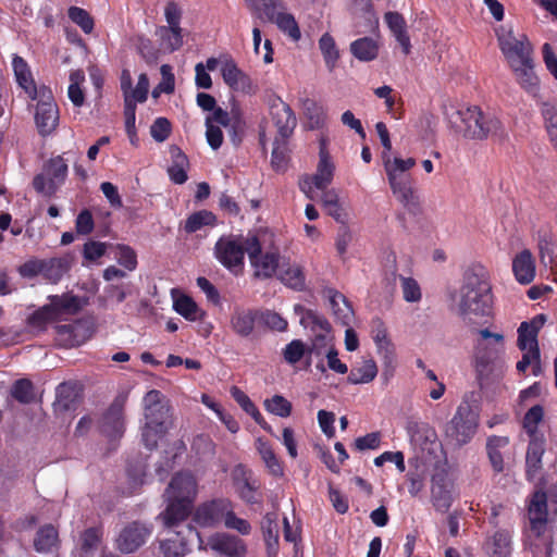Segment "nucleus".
<instances>
[{
	"instance_id": "nucleus-31",
	"label": "nucleus",
	"mask_w": 557,
	"mask_h": 557,
	"mask_svg": "<svg viewBox=\"0 0 557 557\" xmlns=\"http://www.w3.org/2000/svg\"><path fill=\"white\" fill-rule=\"evenodd\" d=\"M545 440L541 437H530L527 449L525 465L527 476L532 480L542 468V457L545 451Z\"/></svg>"
},
{
	"instance_id": "nucleus-55",
	"label": "nucleus",
	"mask_w": 557,
	"mask_h": 557,
	"mask_svg": "<svg viewBox=\"0 0 557 557\" xmlns=\"http://www.w3.org/2000/svg\"><path fill=\"white\" fill-rule=\"evenodd\" d=\"M371 334L379 350L385 349L386 352H389L392 343L388 339L387 329L381 318L372 319Z\"/></svg>"
},
{
	"instance_id": "nucleus-28",
	"label": "nucleus",
	"mask_w": 557,
	"mask_h": 557,
	"mask_svg": "<svg viewBox=\"0 0 557 557\" xmlns=\"http://www.w3.org/2000/svg\"><path fill=\"white\" fill-rule=\"evenodd\" d=\"M166 508L161 512L160 517L166 529L177 530L193 512L194 505L189 504V502L183 503L171 499H166Z\"/></svg>"
},
{
	"instance_id": "nucleus-61",
	"label": "nucleus",
	"mask_w": 557,
	"mask_h": 557,
	"mask_svg": "<svg viewBox=\"0 0 557 557\" xmlns=\"http://www.w3.org/2000/svg\"><path fill=\"white\" fill-rule=\"evenodd\" d=\"M168 432V430H164L161 428H154L152 425H149L148 423H145V425L141 429V441L146 448L149 450L154 449L158 446L159 440Z\"/></svg>"
},
{
	"instance_id": "nucleus-29",
	"label": "nucleus",
	"mask_w": 557,
	"mask_h": 557,
	"mask_svg": "<svg viewBox=\"0 0 557 557\" xmlns=\"http://www.w3.org/2000/svg\"><path fill=\"white\" fill-rule=\"evenodd\" d=\"M512 273L518 283L530 284L535 277V259L529 249H523L512 259Z\"/></svg>"
},
{
	"instance_id": "nucleus-22",
	"label": "nucleus",
	"mask_w": 557,
	"mask_h": 557,
	"mask_svg": "<svg viewBox=\"0 0 557 557\" xmlns=\"http://www.w3.org/2000/svg\"><path fill=\"white\" fill-rule=\"evenodd\" d=\"M55 332L58 342L65 348L81 346L91 336L89 327L82 322L57 325Z\"/></svg>"
},
{
	"instance_id": "nucleus-33",
	"label": "nucleus",
	"mask_w": 557,
	"mask_h": 557,
	"mask_svg": "<svg viewBox=\"0 0 557 557\" xmlns=\"http://www.w3.org/2000/svg\"><path fill=\"white\" fill-rule=\"evenodd\" d=\"M72 261L70 256L44 259L42 277L52 284L59 283L71 270Z\"/></svg>"
},
{
	"instance_id": "nucleus-60",
	"label": "nucleus",
	"mask_w": 557,
	"mask_h": 557,
	"mask_svg": "<svg viewBox=\"0 0 557 557\" xmlns=\"http://www.w3.org/2000/svg\"><path fill=\"white\" fill-rule=\"evenodd\" d=\"M451 503V494L445 486L441 485L432 490V504L437 511L447 512Z\"/></svg>"
},
{
	"instance_id": "nucleus-27",
	"label": "nucleus",
	"mask_w": 557,
	"mask_h": 557,
	"mask_svg": "<svg viewBox=\"0 0 557 557\" xmlns=\"http://www.w3.org/2000/svg\"><path fill=\"white\" fill-rule=\"evenodd\" d=\"M231 476L238 496L247 504H256L255 493L258 486L251 480V472L244 465L239 463L234 467Z\"/></svg>"
},
{
	"instance_id": "nucleus-42",
	"label": "nucleus",
	"mask_w": 557,
	"mask_h": 557,
	"mask_svg": "<svg viewBox=\"0 0 557 557\" xmlns=\"http://www.w3.org/2000/svg\"><path fill=\"white\" fill-rule=\"evenodd\" d=\"M58 543V531L52 524L41 527L36 534L34 546L38 553H49Z\"/></svg>"
},
{
	"instance_id": "nucleus-63",
	"label": "nucleus",
	"mask_w": 557,
	"mask_h": 557,
	"mask_svg": "<svg viewBox=\"0 0 557 557\" xmlns=\"http://www.w3.org/2000/svg\"><path fill=\"white\" fill-rule=\"evenodd\" d=\"M301 323L306 326H311L312 330L317 327L320 329L323 333H329L331 331L330 322L321 314L307 310L301 318Z\"/></svg>"
},
{
	"instance_id": "nucleus-3",
	"label": "nucleus",
	"mask_w": 557,
	"mask_h": 557,
	"mask_svg": "<svg viewBox=\"0 0 557 557\" xmlns=\"http://www.w3.org/2000/svg\"><path fill=\"white\" fill-rule=\"evenodd\" d=\"M249 237L223 235L214 245V257L216 260L235 275L243 272L245 253H248Z\"/></svg>"
},
{
	"instance_id": "nucleus-5",
	"label": "nucleus",
	"mask_w": 557,
	"mask_h": 557,
	"mask_svg": "<svg viewBox=\"0 0 557 557\" xmlns=\"http://www.w3.org/2000/svg\"><path fill=\"white\" fill-rule=\"evenodd\" d=\"M35 110V123L38 133L46 137L50 135L59 124V109L52 96L50 88L42 86L39 88Z\"/></svg>"
},
{
	"instance_id": "nucleus-32",
	"label": "nucleus",
	"mask_w": 557,
	"mask_h": 557,
	"mask_svg": "<svg viewBox=\"0 0 557 557\" xmlns=\"http://www.w3.org/2000/svg\"><path fill=\"white\" fill-rule=\"evenodd\" d=\"M12 65L17 84L25 90L29 98L36 99L39 88L36 87L26 61L22 57L15 55Z\"/></svg>"
},
{
	"instance_id": "nucleus-54",
	"label": "nucleus",
	"mask_w": 557,
	"mask_h": 557,
	"mask_svg": "<svg viewBox=\"0 0 557 557\" xmlns=\"http://www.w3.org/2000/svg\"><path fill=\"white\" fill-rule=\"evenodd\" d=\"M259 325H263L271 331L284 332L287 330V321L277 312L269 309H259Z\"/></svg>"
},
{
	"instance_id": "nucleus-13",
	"label": "nucleus",
	"mask_w": 557,
	"mask_h": 557,
	"mask_svg": "<svg viewBox=\"0 0 557 557\" xmlns=\"http://www.w3.org/2000/svg\"><path fill=\"white\" fill-rule=\"evenodd\" d=\"M125 397L117 396L102 416L100 431L111 440L120 438L125 431Z\"/></svg>"
},
{
	"instance_id": "nucleus-51",
	"label": "nucleus",
	"mask_w": 557,
	"mask_h": 557,
	"mask_svg": "<svg viewBox=\"0 0 557 557\" xmlns=\"http://www.w3.org/2000/svg\"><path fill=\"white\" fill-rule=\"evenodd\" d=\"M69 18L76 24L81 29L89 35L95 28V21L90 13L79 7L72 5L67 10Z\"/></svg>"
},
{
	"instance_id": "nucleus-56",
	"label": "nucleus",
	"mask_w": 557,
	"mask_h": 557,
	"mask_svg": "<svg viewBox=\"0 0 557 557\" xmlns=\"http://www.w3.org/2000/svg\"><path fill=\"white\" fill-rule=\"evenodd\" d=\"M174 310L188 321H196L199 312L197 304L191 297L183 295L174 300Z\"/></svg>"
},
{
	"instance_id": "nucleus-34",
	"label": "nucleus",
	"mask_w": 557,
	"mask_h": 557,
	"mask_svg": "<svg viewBox=\"0 0 557 557\" xmlns=\"http://www.w3.org/2000/svg\"><path fill=\"white\" fill-rule=\"evenodd\" d=\"M170 154L172 164L168 169L169 177L174 184L182 185L188 180L186 172L189 166L188 158L177 146L170 148Z\"/></svg>"
},
{
	"instance_id": "nucleus-50",
	"label": "nucleus",
	"mask_w": 557,
	"mask_h": 557,
	"mask_svg": "<svg viewBox=\"0 0 557 557\" xmlns=\"http://www.w3.org/2000/svg\"><path fill=\"white\" fill-rule=\"evenodd\" d=\"M544 408L541 405H534L524 414L522 425L529 437H541L537 432L539 424L543 421Z\"/></svg>"
},
{
	"instance_id": "nucleus-49",
	"label": "nucleus",
	"mask_w": 557,
	"mask_h": 557,
	"mask_svg": "<svg viewBox=\"0 0 557 557\" xmlns=\"http://www.w3.org/2000/svg\"><path fill=\"white\" fill-rule=\"evenodd\" d=\"M271 166L277 173H284L288 166L286 139L276 137L271 153Z\"/></svg>"
},
{
	"instance_id": "nucleus-37",
	"label": "nucleus",
	"mask_w": 557,
	"mask_h": 557,
	"mask_svg": "<svg viewBox=\"0 0 557 557\" xmlns=\"http://www.w3.org/2000/svg\"><path fill=\"white\" fill-rule=\"evenodd\" d=\"M509 444V440L506 436H491L486 443V450L490 462L495 472L500 473L504 470V459L500 453V448L506 447Z\"/></svg>"
},
{
	"instance_id": "nucleus-62",
	"label": "nucleus",
	"mask_w": 557,
	"mask_h": 557,
	"mask_svg": "<svg viewBox=\"0 0 557 557\" xmlns=\"http://www.w3.org/2000/svg\"><path fill=\"white\" fill-rule=\"evenodd\" d=\"M224 524L227 529L236 530L242 535H248L251 531L250 523L246 519L238 518L235 515L233 505L227 512Z\"/></svg>"
},
{
	"instance_id": "nucleus-38",
	"label": "nucleus",
	"mask_w": 557,
	"mask_h": 557,
	"mask_svg": "<svg viewBox=\"0 0 557 557\" xmlns=\"http://www.w3.org/2000/svg\"><path fill=\"white\" fill-rule=\"evenodd\" d=\"M335 165L332 158H319L317 172L311 175V181L317 189L324 190L332 183Z\"/></svg>"
},
{
	"instance_id": "nucleus-25",
	"label": "nucleus",
	"mask_w": 557,
	"mask_h": 557,
	"mask_svg": "<svg viewBox=\"0 0 557 557\" xmlns=\"http://www.w3.org/2000/svg\"><path fill=\"white\" fill-rule=\"evenodd\" d=\"M544 322V314H540L531 322H522L520 324L517 341V346L520 350H532L535 355L540 352L537 335Z\"/></svg>"
},
{
	"instance_id": "nucleus-20",
	"label": "nucleus",
	"mask_w": 557,
	"mask_h": 557,
	"mask_svg": "<svg viewBox=\"0 0 557 557\" xmlns=\"http://www.w3.org/2000/svg\"><path fill=\"white\" fill-rule=\"evenodd\" d=\"M482 548L486 557H511L512 531L508 529L496 530L486 536Z\"/></svg>"
},
{
	"instance_id": "nucleus-24",
	"label": "nucleus",
	"mask_w": 557,
	"mask_h": 557,
	"mask_svg": "<svg viewBox=\"0 0 557 557\" xmlns=\"http://www.w3.org/2000/svg\"><path fill=\"white\" fill-rule=\"evenodd\" d=\"M211 549L228 557H243L247 553L245 542L236 535L216 533L209 539Z\"/></svg>"
},
{
	"instance_id": "nucleus-21",
	"label": "nucleus",
	"mask_w": 557,
	"mask_h": 557,
	"mask_svg": "<svg viewBox=\"0 0 557 557\" xmlns=\"http://www.w3.org/2000/svg\"><path fill=\"white\" fill-rule=\"evenodd\" d=\"M49 308L53 312L57 320H60L63 315L77 314L85 305L87 299L71 293H64L62 295H51L48 297Z\"/></svg>"
},
{
	"instance_id": "nucleus-7",
	"label": "nucleus",
	"mask_w": 557,
	"mask_h": 557,
	"mask_svg": "<svg viewBox=\"0 0 557 557\" xmlns=\"http://www.w3.org/2000/svg\"><path fill=\"white\" fill-rule=\"evenodd\" d=\"M498 44L510 69L534 60L532 45L524 35L518 38L512 32L499 34Z\"/></svg>"
},
{
	"instance_id": "nucleus-35",
	"label": "nucleus",
	"mask_w": 557,
	"mask_h": 557,
	"mask_svg": "<svg viewBox=\"0 0 557 557\" xmlns=\"http://www.w3.org/2000/svg\"><path fill=\"white\" fill-rule=\"evenodd\" d=\"M384 18L396 40L403 47L405 54H408L411 46L404 16L398 12H387L385 13Z\"/></svg>"
},
{
	"instance_id": "nucleus-44",
	"label": "nucleus",
	"mask_w": 557,
	"mask_h": 557,
	"mask_svg": "<svg viewBox=\"0 0 557 557\" xmlns=\"http://www.w3.org/2000/svg\"><path fill=\"white\" fill-rule=\"evenodd\" d=\"M216 216L208 210H199L191 213L185 221L184 230L186 233H195L203 226H214Z\"/></svg>"
},
{
	"instance_id": "nucleus-19",
	"label": "nucleus",
	"mask_w": 557,
	"mask_h": 557,
	"mask_svg": "<svg viewBox=\"0 0 557 557\" xmlns=\"http://www.w3.org/2000/svg\"><path fill=\"white\" fill-rule=\"evenodd\" d=\"M150 535V530L139 522L126 525L120 533L116 545L121 553L131 554L137 550Z\"/></svg>"
},
{
	"instance_id": "nucleus-59",
	"label": "nucleus",
	"mask_w": 557,
	"mask_h": 557,
	"mask_svg": "<svg viewBox=\"0 0 557 557\" xmlns=\"http://www.w3.org/2000/svg\"><path fill=\"white\" fill-rule=\"evenodd\" d=\"M183 29L182 27H160V37L162 41L166 45V48L171 51H176L183 46Z\"/></svg>"
},
{
	"instance_id": "nucleus-17",
	"label": "nucleus",
	"mask_w": 557,
	"mask_h": 557,
	"mask_svg": "<svg viewBox=\"0 0 557 557\" xmlns=\"http://www.w3.org/2000/svg\"><path fill=\"white\" fill-rule=\"evenodd\" d=\"M259 309L235 307L231 313L230 325L232 331L239 337L249 338L253 335L256 326L259 325Z\"/></svg>"
},
{
	"instance_id": "nucleus-15",
	"label": "nucleus",
	"mask_w": 557,
	"mask_h": 557,
	"mask_svg": "<svg viewBox=\"0 0 557 557\" xmlns=\"http://www.w3.org/2000/svg\"><path fill=\"white\" fill-rule=\"evenodd\" d=\"M263 5L267 16L274 21L283 33L287 34L295 41L300 39L301 33L294 15L280 11L284 9L280 0H263Z\"/></svg>"
},
{
	"instance_id": "nucleus-11",
	"label": "nucleus",
	"mask_w": 557,
	"mask_h": 557,
	"mask_svg": "<svg viewBox=\"0 0 557 557\" xmlns=\"http://www.w3.org/2000/svg\"><path fill=\"white\" fill-rule=\"evenodd\" d=\"M172 536L160 543L164 557H183L188 552V545L194 537L200 540L199 532L191 525L185 524L182 530H169Z\"/></svg>"
},
{
	"instance_id": "nucleus-40",
	"label": "nucleus",
	"mask_w": 557,
	"mask_h": 557,
	"mask_svg": "<svg viewBox=\"0 0 557 557\" xmlns=\"http://www.w3.org/2000/svg\"><path fill=\"white\" fill-rule=\"evenodd\" d=\"M319 49L323 55L324 62L329 71H333L339 59V50L335 39L329 33H324L319 39Z\"/></svg>"
},
{
	"instance_id": "nucleus-36",
	"label": "nucleus",
	"mask_w": 557,
	"mask_h": 557,
	"mask_svg": "<svg viewBox=\"0 0 557 557\" xmlns=\"http://www.w3.org/2000/svg\"><path fill=\"white\" fill-rule=\"evenodd\" d=\"M350 51L356 59L369 62L376 59L379 54V46L374 39L370 37H362L350 44Z\"/></svg>"
},
{
	"instance_id": "nucleus-12",
	"label": "nucleus",
	"mask_w": 557,
	"mask_h": 557,
	"mask_svg": "<svg viewBox=\"0 0 557 557\" xmlns=\"http://www.w3.org/2000/svg\"><path fill=\"white\" fill-rule=\"evenodd\" d=\"M165 499L177 500L189 504L195 503L197 496V482L193 474L177 472L171 479L165 493Z\"/></svg>"
},
{
	"instance_id": "nucleus-64",
	"label": "nucleus",
	"mask_w": 557,
	"mask_h": 557,
	"mask_svg": "<svg viewBox=\"0 0 557 557\" xmlns=\"http://www.w3.org/2000/svg\"><path fill=\"white\" fill-rule=\"evenodd\" d=\"M108 245L102 242L88 240L84 245L83 257L90 262H95L107 252Z\"/></svg>"
},
{
	"instance_id": "nucleus-39",
	"label": "nucleus",
	"mask_w": 557,
	"mask_h": 557,
	"mask_svg": "<svg viewBox=\"0 0 557 557\" xmlns=\"http://www.w3.org/2000/svg\"><path fill=\"white\" fill-rule=\"evenodd\" d=\"M329 298L331 308L335 317L341 320L344 324H348L352 314V308L346 297L334 289H329Z\"/></svg>"
},
{
	"instance_id": "nucleus-52",
	"label": "nucleus",
	"mask_w": 557,
	"mask_h": 557,
	"mask_svg": "<svg viewBox=\"0 0 557 557\" xmlns=\"http://www.w3.org/2000/svg\"><path fill=\"white\" fill-rule=\"evenodd\" d=\"M12 397L21 404H30L35 400L34 384L28 379H20L11 388Z\"/></svg>"
},
{
	"instance_id": "nucleus-8",
	"label": "nucleus",
	"mask_w": 557,
	"mask_h": 557,
	"mask_svg": "<svg viewBox=\"0 0 557 557\" xmlns=\"http://www.w3.org/2000/svg\"><path fill=\"white\" fill-rule=\"evenodd\" d=\"M478 428V418L469 406H459L447 426V434L462 446L470 442Z\"/></svg>"
},
{
	"instance_id": "nucleus-4",
	"label": "nucleus",
	"mask_w": 557,
	"mask_h": 557,
	"mask_svg": "<svg viewBox=\"0 0 557 557\" xmlns=\"http://www.w3.org/2000/svg\"><path fill=\"white\" fill-rule=\"evenodd\" d=\"M67 176V163L62 156L49 159L42 172L33 178V187L38 194L53 196Z\"/></svg>"
},
{
	"instance_id": "nucleus-26",
	"label": "nucleus",
	"mask_w": 557,
	"mask_h": 557,
	"mask_svg": "<svg viewBox=\"0 0 557 557\" xmlns=\"http://www.w3.org/2000/svg\"><path fill=\"white\" fill-rule=\"evenodd\" d=\"M511 71L519 86L536 101V104L539 101H542L540 96V78L534 72V60L530 61L528 64L511 67Z\"/></svg>"
},
{
	"instance_id": "nucleus-2",
	"label": "nucleus",
	"mask_w": 557,
	"mask_h": 557,
	"mask_svg": "<svg viewBox=\"0 0 557 557\" xmlns=\"http://www.w3.org/2000/svg\"><path fill=\"white\" fill-rule=\"evenodd\" d=\"M447 120L454 132L467 139L484 140L503 134L502 122L478 106L460 108L447 114Z\"/></svg>"
},
{
	"instance_id": "nucleus-46",
	"label": "nucleus",
	"mask_w": 557,
	"mask_h": 557,
	"mask_svg": "<svg viewBox=\"0 0 557 557\" xmlns=\"http://www.w3.org/2000/svg\"><path fill=\"white\" fill-rule=\"evenodd\" d=\"M261 529L268 550L276 552L278 547V525L274 513H267L263 517Z\"/></svg>"
},
{
	"instance_id": "nucleus-1",
	"label": "nucleus",
	"mask_w": 557,
	"mask_h": 557,
	"mask_svg": "<svg viewBox=\"0 0 557 557\" xmlns=\"http://www.w3.org/2000/svg\"><path fill=\"white\" fill-rule=\"evenodd\" d=\"M458 296L460 315H486L490 313L493 294L488 272L483 265L472 264L465 271Z\"/></svg>"
},
{
	"instance_id": "nucleus-48",
	"label": "nucleus",
	"mask_w": 557,
	"mask_h": 557,
	"mask_svg": "<svg viewBox=\"0 0 557 557\" xmlns=\"http://www.w3.org/2000/svg\"><path fill=\"white\" fill-rule=\"evenodd\" d=\"M257 444V449L270 472L275 476L283 475V467L278 458L276 457L272 446L268 442L262 441L261 438L258 440Z\"/></svg>"
},
{
	"instance_id": "nucleus-47",
	"label": "nucleus",
	"mask_w": 557,
	"mask_h": 557,
	"mask_svg": "<svg viewBox=\"0 0 557 557\" xmlns=\"http://www.w3.org/2000/svg\"><path fill=\"white\" fill-rule=\"evenodd\" d=\"M280 280L284 285L295 290H302L306 286L304 270L298 264L288 265L286 269L282 268Z\"/></svg>"
},
{
	"instance_id": "nucleus-43",
	"label": "nucleus",
	"mask_w": 557,
	"mask_h": 557,
	"mask_svg": "<svg viewBox=\"0 0 557 557\" xmlns=\"http://www.w3.org/2000/svg\"><path fill=\"white\" fill-rule=\"evenodd\" d=\"M305 115L308 120L310 129H321L326 122V112L317 101L306 99L304 101Z\"/></svg>"
},
{
	"instance_id": "nucleus-53",
	"label": "nucleus",
	"mask_w": 557,
	"mask_h": 557,
	"mask_svg": "<svg viewBox=\"0 0 557 557\" xmlns=\"http://www.w3.org/2000/svg\"><path fill=\"white\" fill-rule=\"evenodd\" d=\"M264 409L277 417L287 418L292 414V403L282 395H274L263 401Z\"/></svg>"
},
{
	"instance_id": "nucleus-57",
	"label": "nucleus",
	"mask_w": 557,
	"mask_h": 557,
	"mask_svg": "<svg viewBox=\"0 0 557 557\" xmlns=\"http://www.w3.org/2000/svg\"><path fill=\"white\" fill-rule=\"evenodd\" d=\"M403 297L407 302H419L422 298V290L417 280L399 275Z\"/></svg>"
},
{
	"instance_id": "nucleus-10",
	"label": "nucleus",
	"mask_w": 557,
	"mask_h": 557,
	"mask_svg": "<svg viewBox=\"0 0 557 557\" xmlns=\"http://www.w3.org/2000/svg\"><path fill=\"white\" fill-rule=\"evenodd\" d=\"M232 502L226 498L212 499L199 505L193 516V520L200 527H214L225 521Z\"/></svg>"
},
{
	"instance_id": "nucleus-6",
	"label": "nucleus",
	"mask_w": 557,
	"mask_h": 557,
	"mask_svg": "<svg viewBox=\"0 0 557 557\" xmlns=\"http://www.w3.org/2000/svg\"><path fill=\"white\" fill-rule=\"evenodd\" d=\"M248 257L253 276L259 280L271 278L280 267V252L277 250L262 252V246L257 236L248 238Z\"/></svg>"
},
{
	"instance_id": "nucleus-9",
	"label": "nucleus",
	"mask_w": 557,
	"mask_h": 557,
	"mask_svg": "<svg viewBox=\"0 0 557 557\" xmlns=\"http://www.w3.org/2000/svg\"><path fill=\"white\" fill-rule=\"evenodd\" d=\"M145 423L159 428L169 429L170 406L163 394L158 389H150L144 397Z\"/></svg>"
},
{
	"instance_id": "nucleus-16",
	"label": "nucleus",
	"mask_w": 557,
	"mask_h": 557,
	"mask_svg": "<svg viewBox=\"0 0 557 557\" xmlns=\"http://www.w3.org/2000/svg\"><path fill=\"white\" fill-rule=\"evenodd\" d=\"M530 529L536 537H541L546 531L548 522L547 496L543 491L533 493L528 506Z\"/></svg>"
},
{
	"instance_id": "nucleus-41",
	"label": "nucleus",
	"mask_w": 557,
	"mask_h": 557,
	"mask_svg": "<svg viewBox=\"0 0 557 557\" xmlns=\"http://www.w3.org/2000/svg\"><path fill=\"white\" fill-rule=\"evenodd\" d=\"M391 189L397 200L408 210L413 211L419 206V200L413 188V181L404 182L399 185L391 186Z\"/></svg>"
},
{
	"instance_id": "nucleus-14",
	"label": "nucleus",
	"mask_w": 557,
	"mask_h": 557,
	"mask_svg": "<svg viewBox=\"0 0 557 557\" xmlns=\"http://www.w3.org/2000/svg\"><path fill=\"white\" fill-rule=\"evenodd\" d=\"M270 114L277 128L278 138L287 139L297 125V119L292 108L280 97H275L270 103Z\"/></svg>"
},
{
	"instance_id": "nucleus-58",
	"label": "nucleus",
	"mask_w": 557,
	"mask_h": 557,
	"mask_svg": "<svg viewBox=\"0 0 557 557\" xmlns=\"http://www.w3.org/2000/svg\"><path fill=\"white\" fill-rule=\"evenodd\" d=\"M308 352L307 346L301 339H293L283 349V358L289 364L298 363Z\"/></svg>"
},
{
	"instance_id": "nucleus-45",
	"label": "nucleus",
	"mask_w": 557,
	"mask_h": 557,
	"mask_svg": "<svg viewBox=\"0 0 557 557\" xmlns=\"http://www.w3.org/2000/svg\"><path fill=\"white\" fill-rule=\"evenodd\" d=\"M377 374V367L374 360L363 361L359 368H352L348 374V382L351 384H364L372 382Z\"/></svg>"
},
{
	"instance_id": "nucleus-30",
	"label": "nucleus",
	"mask_w": 557,
	"mask_h": 557,
	"mask_svg": "<svg viewBox=\"0 0 557 557\" xmlns=\"http://www.w3.org/2000/svg\"><path fill=\"white\" fill-rule=\"evenodd\" d=\"M222 77L232 89L250 92L252 82L234 62H226L222 67Z\"/></svg>"
},
{
	"instance_id": "nucleus-23",
	"label": "nucleus",
	"mask_w": 557,
	"mask_h": 557,
	"mask_svg": "<svg viewBox=\"0 0 557 557\" xmlns=\"http://www.w3.org/2000/svg\"><path fill=\"white\" fill-rule=\"evenodd\" d=\"M82 385L74 381L63 382L55 389L54 408L57 411L75 410L82 398Z\"/></svg>"
},
{
	"instance_id": "nucleus-18",
	"label": "nucleus",
	"mask_w": 557,
	"mask_h": 557,
	"mask_svg": "<svg viewBox=\"0 0 557 557\" xmlns=\"http://www.w3.org/2000/svg\"><path fill=\"white\" fill-rule=\"evenodd\" d=\"M382 160L389 186L413 181L408 172L416 165L414 158L401 159L395 157L392 159L387 152H383Z\"/></svg>"
}]
</instances>
